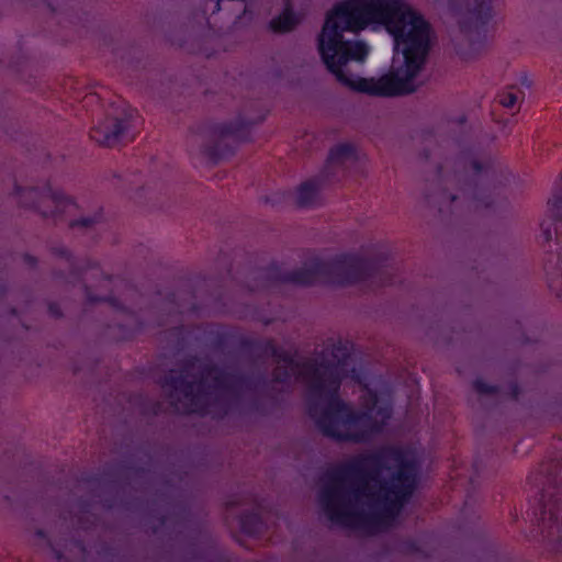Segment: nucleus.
I'll return each instance as SVG.
<instances>
[{
  "label": "nucleus",
  "mask_w": 562,
  "mask_h": 562,
  "mask_svg": "<svg viewBox=\"0 0 562 562\" xmlns=\"http://www.w3.org/2000/svg\"><path fill=\"white\" fill-rule=\"evenodd\" d=\"M431 38L429 23L405 0H344L327 15L318 49L342 85L395 97L425 83Z\"/></svg>",
  "instance_id": "obj_1"
},
{
  "label": "nucleus",
  "mask_w": 562,
  "mask_h": 562,
  "mask_svg": "<svg viewBox=\"0 0 562 562\" xmlns=\"http://www.w3.org/2000/svg\"><path fill=\"white\" fill-rule=\"evenodd\" d=\"M286 372L308 387L310 414L324 435L342 441L368 440L390 417L389 394L357 374L349 344H330L319 362L283 359Z\"/></svg>",
  "instance_id": "obj_2"
},
{
  "label": "nucleus",
  "mask_w": 562,
  "mask_h": 562,
  "mask_svg": "<svg viewBox=\"0 0 562 562\" xmlns=\"http://www.w3.org/2000/svg\"><path fill=\"white\" fill-rule=\"evenodd\" d=\"M417 459L411 450L389 449L358 458L340 469L321 494L328 519L378 531L393 525L416 485Z\"/></svg>",
  "instance_id": "obj_3"
},
{
  "label": "nucleus",
  "mask_w": 562,
  "mask_h": 562,
  "mask_svg": "<svg viewBox=\"0 0 562 562\" xmlns=\"http://www.w3.org/2000/svg\"><path fill=\"white\" fill-rule=\"evenodd\" d=\"M367 269L368 262L355 256L344 255L328 261L314 258L301 271L292 274L290 280L302 285L318 281L346 285L364 279Z\"/></svg>",
  "instance_id": "obj_4"
},
{
  "label": "nucleus",
  "mask_w": 562,
  "mask_h": 562,
  "mask_svg": "<svg viewBox=\"0 0 562 562\" xmlns=\"http://www.w3.org/2000/svg\"><path fill=\"white\" fill-rule=\"evenodd\" d=\"M23 196L26 200L36 199L34 207L45 216L72 213L77 207L71 199L59 191L46 190L38 192L37 190L30 189L23 192Z\"/></svg>",
  "instance_id": "obj_5"
},
{
  "label": "nucleus",
  "mask_w": 562,
  "mask_h": 562,
  "mask_svg": "<svg viewBox=\"0 0 562 562\" xmlns=\"http://www.w3.org/2000/svg\"><path fill=\"white\" fill-rule=\"evenodd\" d=\"M170 385V387L178 394L183 395L186 401V412L195 413L199 412L198 403L203 401L205 394L202 392L203 384L202 382L195 383H186L182 379H176L166 383Z\"/></svg>",
  "instance_id": "obj_6"
},
{
  "label": "nucleus",
  "mask_w": 562,
  "mask_h": 562,
  "mask_svg": "<svg viewBox=\"0 0 562 562\" xmlns=\"http://www.w3.org/2000/svg\"><path fill=\"white\" fill-rule=\"evenodd\" d=\"M124 130L123 123L116 119L108 120L91 131V138L104 146H113Z\"/></svg>",
  "instance_id": "obj_7"
},
{
  "label": "nucleus",
  "mask_w": 562,
  "mask_h": 562,
  "mask_svg": "<svg viewBox=\"0 0 562 562\" xmlns=\"http://www.w3.org/2000/svg\"><path fill=\"white\" fill-rule=\"evenodd\" d=\"M540 520L548 537L559 535L562 531V505L558 502L546 505Z\"/></svg>",
  "instance_id": "obj_8"
},
{
  "label": "nucleus",
  "mask_w": 562,
  "mask_h": 562,
  "mask_svg": "<svg viewBox=\"0 0 562 562\" xmlns=\"http://www.w3.org/2000/svg\"><path fill=\"white\" fill-rule=\"evenodd\" d=\"M472 7L470 11V21L475 26L484 25L492 20L494 15V7L499 0H467Z\"/></svg>",
  "instance_id": "obj_9"
},
{
  "label": "nucleus",
  "mask_w": 562,
  "mask_h": 562,
  "mask_svg": "<svg viewBox=\"0 0 562 562\" xmlns=\"http://www.w3.org/2000/svg\"><path fill=\"white\" fill-rule=\"evenodd\" d=\"M297 23L296 16L286 8L282 14L271 21V27L278 32H288Z\"/></svg>",
  "instance_id": "obj_10"
},
{
  "label": "nucleus",
  "mask_w": 562,
  "mask_h": 562,
  "mask_svg": "<svg viewBox=\"0 0 562 562\" xmlns=\"http://www.w3.org/2000/svg\"><path fill=\"white\" fill-rule=\"evenodd\" d=\"M318 189L314 182L303 183L299 190L296 200L301 206L312 205L317 196Z\"/></svg>",
  "instance_id": "obj_11"
},
{
  "label": "nucleus",
  "mask_w": 562,
  "mask_h": 562,
  "mask_svg": "<svg viewBox=\"0 0 562 562\" xmlns=\"http://www.w3.org/2000/svg\"><path fill=\"white\" fill-rule=\"evenodd\" d=\"M499 103L507 109H513L524 100V92L510 87L498 94Z\"/></svg>",
  "instance_id": "obj_12"
},
{
  "label": "nucleus",
  "mask_w": 562,
  "mask_h": 562,
  "mask_svg": "<svg viewBox=\"0 0 562 562\" xmlns=\"http://www.w3.org/2000/svg\"><path fill=\"white\" fill-rule=\"evenodd\" d=\"M355 148L349 144H340L334 147L329 153V160L331 162H344L355 157Z\"/></svg>",
  "instance_id": "obj_13"
},
{
  "label": "nucleus",
  "mask_w": 562,
  "mask_h": 562,
  "mask_svg": "<svg viewBox=\"0 0 562 562\" xmlns=\"http://www.w3.org/2000/svg\"><path fill=\"white\" fill-rule=\"evenodd\" d=\"M475 389L481 392V393H487V392H491L492 389L490 386H486L484 383H482L481 381H476L475 382Z\"/></svg>",
  "instance_id": "obj_14"
},
{
  "label": "nucleus",
  "mask_w": 562,
  "mask_h": 562,
  "mask_svg": "<svg viewBox=\"0 0 562 562\" xmlns=\"http://www.w3.org/2000/svg\"><path fill=\"white\" fill-rule=\"evenodd\" d=\"M541 227H542V231H543V235H544V239L546 240H550L552 238V234H551V231L550 228L548 227H544V223L541 224Z\"/></svg>",
  "instance_id": "obj_15"
},
{
  "label": "nucleus",
  "mask_w": 562,
  "mask_h": 562,
  "mask_svg": "<svg viewBox=\"0 0 562 562\" xmlns=\"http://www.w3.org/2000/svg\"><path fill=\"white\" fill-rule=\"evenodd\" d=\"M80 224L83 226H88L90 224V220L85 218L80 222Z\"/></svg>",
  "instance_id": "obj_16"
},
{
  "label": "nucleus",
  "mask_w": 562,
  "mask_h": 562,
  "mask_svg": "<svg viewBox=\"0 0 562 562\" xmlns=\"http://www.w3.org/2000/svg\"><path fill=\"white\" fill-rule=\"evenodd\" d=\"M288 378H290L289 375L284 376V378H281L279 374L277 375V379L278 380H286Z\"/></svg>",
  "instance_id": "obj_17"
},
{
  "label": "nucleus",
  "mask_w": 562,
  "mask_h": 562,
  "mask_svg": "<svg viewBox=\"0 0 562 562\" xmlns=\"http://www.w3.org/2000/svg\"><path fill=\"white\" fill-rule=\"evenodd\" d=\"M469 194V189H465L464 190V195H468Z\"/></svg>",
  "instance_id": "obj_18"
},
{
  "label": "nucleus",
  "mask_w": 562,
  "mask_h": 562,
  "mask_svg": "<svg viewBox=\"0 0 562 562\" xmlns=\"http://www.w3.org/2000/svg\"><path fill=\"white\" fill-rule=\"evenodd\" d=\"M216 10H220V2L216 3Z\"/></svg>",
  "instance_id": "obj_19"
}]
</instances>
